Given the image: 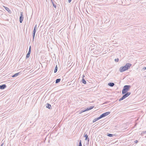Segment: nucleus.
I'll return each instance as SVG.
<instances>
[{"label":"nucleus","mask_w":146,"mask_h":146,"mask_svg":"<svg viewBox=\"0 0 146 146\" xmlns=\"http://www.w3.org/2000/svg\"><path fill=\"white\" fill-rule=\"evenodd\" d=\"M131 86L130 85H125L124 86L123 88L122 91V94H124L127 92H128L131 88Z\"/></svg>","instance_id":"1"},{"label":"nucleus","mask_w":146,"mask_h":146,"mask_svg":"<svg viewBox=\"0 0 146 146\" xmlns=\"http://www.w3.org/2000/svg\"><path fill=\"white\" fill-rule=\"evenodd\" d=\"M131 93L130 92H127L122 97L119 99V102H120L121 101L123 100L125 98L127 97H128L129 95H130Z\"/></svg>","instance_id":"2"},{"label":"nucleus","mask_w":146,"mask_h":146,"mask_svg":"<svg viewBox=\"0 0 146 146\" xmlns=\"http://www.w3.org/2000/svg\"><path fill=\"white\" fill-rule=\"evenodd\" d=\"M110 113V111L104 113L102 114H101L100 116V118H102L103 117H106V116L108 115Z\"/></svg>","instance_id":"3"},{"label":"nucleus","mask_w":146,"mask_h":146,"mask_svg":"<svg viewBox=\"0 0 146 146\" xmlns=\"http://www.w3.org/2000/svg\"><path fill=\"white\" fill-rule=\"evenodd\" d=\"M119 70L120 72H122L127 70V69L126 68L125 66H124L120 67L119 68Z\"/></svg>","instance_id":"4"},{"label":"nucleus","mask_w":146,"mask_h":146,"mask_svg":"<svg viewBox=\"0 0 146 146\" xmlns=\"http://www.w3.org/2000/svg\"><path fill=\"white\" fill-rule=\"evenodd\" d=\"M23 12H21L20 13V23H22L23 22Z\"/></svg>","instance_id":"5"},{"label":"nucleus","mask_w":146,"mask_h":146,"mask_svg":"<svg viewBox=\"0 0 146 146\" xmlns=\"http://www.w3.org/2000/svg\"><path fill=\"white\" fill-rule=\"evenodd\" d=\"M131 66V64L129 63H127L125 65L126 68L128 70L129 69Z\"/></svg>","instance_id":"6"},{"label":"nucleus","mask_w":146,"mask_h":146,"mask_svg":"<svg viewBox=\"0 0 146 146\" xmlns=\"http://www.w3.org/2000/svg\"><path fill=\"white\" fill-rule=\"evenodd\" d=\"M6 84H4L0 86V89H4L6 87Z\"/></svg>","instance_id":"7"},{"label":"nucleus","mask_w":146,"mask_h":146,"mask_svg":"<svg viewBox=\"0 0 146 146\" xmlns=\"http://www.w3.org/2000/svg\"><path fill=\"white\" fill-rule=\"evenodd\" d=\"M46 108H48L49 109H51L52 107L50 104L47 103L46 104Z\"/></svg>","instance_id":"8"},{"label":"nucleus","mask_w":146,"mask_h":146,"mask_svg":"<svg viewBox=\"0 0 146 146\" xmlns=\"http://www.w3.org/2000/svg\"><path fill=\"white\" fill-rule=\"evenodd\" d=\"M84 137L85 138V140H88V141L89 142L90 139H89V138H88V135L87 134H86L85 135V134H84Z\"/></svg>","instance_id":"9"},{"label":"nucleus","mask_w":146,"mask_h":146,"mask_svg":"<svg viewBox=\"0 0 146 146\" xmlns=\"http://www.w3.org/2000/svg\"><path fill=\"white\" fill-rule=\"evenodd\" d=\"M85 77V76L84 75H83V78L82 80V82L84 84H86V80L84 78V77Z\"/></svg>","instance_id":"10"},{"label":"nucleus","mask_w":146,"mask_h":146,"mask_svg":"<svg viewBox=\"0 0 146 146\" xmlns=\"http://www.w3.org/2000/svg\"><path fill=\"white\" fill-rule=\"evenodd\" d=\"M100 117L99 116V117L96 118L94 119L93 121V123H94L96 121H97V120H99V119H100Z\"/></svg>","instance_id":"11"},{"label":"nucleus","mask_w":146,"mask_h":146,"mask_svg":"<svg viewBox=\"0 0 146 146\" xmlns=\"http://www.w3.org/2000/svg\"><path fill=\"white\" fill-rule=\"evenodd\" d=\"M20 74V72H18L17 73H16L15 74H14L12 76V77L13 78L15 77H16L19 75V74Z\"/></svg>","instance_id":"12"},{"label":"nucleus","mask_w":146,"mask_h":146,"mask_svg":"<svg viewBox=\"0 0 146 146\" xmlns=\"http://www.w3.org/2000/svg\"><path fill=\"white\" fill-rule=\"evenodd\" d=\"M114 84L113 82H109L108 84V85L111 87H113L114 85Z\"/></svg>","instance_id":"13"},{"label":"nucleus","mask_w":146,"mask_h":146,"mask_svg":"<svg viewBox=\"0 0 146 146\" xmlns=\"http://www.w3.org/2000/svg\"><path fill=\"white\" fill-rule=\"evenodd\" d=\"M3 7L9 13L10 12H11L10 10L8 7L4 6H3Z\"/></svg>","instance_id":"14"},{"label":"nucleus","mask_w":146,"mask_h":146,"mask_svg":"<svg viewBox=\"0 0 146 146\" xmlns=\"http://www.w3.org/2000/svg\"><path fill=\"white\" fill-rule=\"evenodd\" d=\"M37 29V25H36L34 27L33 33H36Z\"/></svg>","instance_id":"15"},{"label":"nucleus","mask_w":146,"mask_h":146,"mask_svg":"<svg viewBox=\"0 0 146 146\" xmlns=\"http://www.w3.org/2000/svg\"><path fill=\"white\" fill-rule=\"evenodd\" d=\"M61 79L60 78L57 79L56 80L55 83L56 84L60 82Z\"/></svg>","instance_id":"16"},{"label":"nucleus","mask_w":146,"mask_h":146,"mask_svg":"<svg viewBox=\"0 0 146 146\" xmlns=\"http://www.w3.org/2000/svg\"><path fill=\"white\" fill-rule=\"evenodd\" d=\"M57 70H58V67L57 66V65H56V67H55L54 71V73H56L57 72Z\"/></svg>","instance_id":"17"},{"label":"nucleus","mask_w":146,"mask_h":146,"mask_svg":"<svg viewBox=\"0 0 146 146\" xmlns=\"http://www.w3.org/2000/svg\"><path fill=\"white\" fill-rule=\"evenodd\" d=\"M30 53H29V52H28L27 54L26 55V59H27V58H29L30 55Z\"/></svg>","instance_id":"18"},{"label":"nucleus","mask_w":146,"mask_h":146,"mask_svg":"<svg viewBox=\"0 0 146 146\" xmlns=\"http://www.w3.org/2000/svg\"><path fill=\"white\" fill-rule=\"evenodd\" d=\"M114 135L113 134L108 133V134L107 135L109 137H113V136Z\"/></svg>","instance_id":"19"},{"label":"nucleus","mask_w":146,"mask_h":146,"mask_svg":"<svg viewBox=\"0 0 146 146\" xmlns=\"http://www.w3.org/2000/svg\"><path fill=\"white\" fill-rule=\"evenodd\" d=\"M35 33H33V41H34Z\"/></svg>","instance_id":"20"},{"label":"nucleus","mask_w":146,"mask_h":146,"mask_svg":"<svg viewBox=\"0 0 146 146\" xmlns=\"http://www.w3.org/2000/svg\"><path fill=\"white\" fill-rule=\"evenodd\" d=\"M78 146H82L81 143V140H80L79 141V143Z\"/></svg>","instance_id":"21"},{"label":"nucleus","mask_w":146,"mask_h":146,"mask_svg":"<svg viewBox=\"0 0 146 146\" xmlns=\"http://www.w3.org/2000/svg\"><path fill=\"white\" fill-rule=\"evenodd\" d=\"M94 106H91L90 107H88V109L89 110H90L94 108Z\"/></svg>","instance_id":"22"},{"label":"nucleus","mask_w":146,"mask_h":146,"mask_svg":"<svg viewBox=\"0 0 146 146\" xmlns=\"http://www.w3.org/2000/svg\"><path fill=\"white\" fill-rule=\"evenodd\" d=\"M31 46H30L29 47V50L28 52H29V53H31Z\"/></svg>","instance_id":"23"},{"label":"nucleus","mask_w":146,"mask_h":146,"mask_svg":"<svg viewBox=\"0 0 146 146\" xmlns=\"http://www.w3.org/2000/svg\"><path fill=\"white\" fill-rule=\"evenodd\" d=\"M88 110H89L88 109V108H86V109H85V110H83L82 111V112H84L85 111H88Z\"/></svg>","instance_id":"24"},{"label":"nucleus","mask_w":146,"mask_h":146,"mask_svg":"<svg viewBox=\"0 0 146 146\" xmlns=\"http://www.w3.org/2000/svg\"><path fill=\"white\" fill-rule=\"evenodd\" d=\"M88 110H89L88 109V108H86V109H85V110H83L82 111V112H84L85 111H88Z\"/></svg>","instance_id":"25"},{"label":"nucleus","mask_w":146,"mask_h":146,"mask_svg":"<svg viewBox=\"0 0 146 146\" xmlns=\"http://www.w3.org/2000/svg\"><path fill=\"white\" fill-rule=\"evenodd\" d=\"M52 3L53 7L56 8V4H55L54 3H53V2H52Z\"/></svg>","instance_id":"26"},{"label":"nucleus","mask_w":146,"mask_h":146,"mask_svg":"<svg viewBox=\"0 0 146 146\" xmlns=\"http://www.w3.org/2000/svg\"><path fill=\"white\" fill-rule=\"evenodd\" d=\"M4 145V142L3 141V140H2L1 142V145L0 146H3Z\"/></svg>","instance_id":"27"},{"label":"nucleus","mask_w":146,"mask_h":146,"mask_svg":"<svg viewBox=\"0 0 146 146\" xmlns=\"http://www.w3.org/2000/svg\"><path fill=\"white\" fill-rule=\"evenodd\" d=\"M115 62H118V61H119V59L118 58H117V59H115Z\"/></svg>","instance_id":"28"},{"label":"nucleus","mask_w":146,"mask_h":146,"mask_svg":"<svg viewBox=\"0 0 146 146\" xmlns=\"http://www.w3.org/2000/svg\"><path fill=\"white\" fill-rule=\"evenodd\" d=\"M138 141L137 140H136L135 141H134V142L135 143H137L138 142Z\"/></svg>","instance_id":"29"},{"label":"nucleus","mask_w":146,"mask_h":146,"mask_svg":"<svg viewBox=\"0 0 146 146\" xmlns=\"http://www.w3.org/2000/svg\"><path fill=\"white\" fill-rule=\"evenodd\" d=\"M71 1L72 0H68V2L70 3L71 2Z\"/></svg>","instance_id":"30"},{"label":"nucleus","mask_w":146,"mask_h":146,"mask_svg":"<svg viewBox=\"0 0 146 146\" xmlns=\"http://www.w3.org/2000/svg\"><path fill=\"white\" fill-rule=\"evenodd\" d=\"M143 69H144V70H145L146 69V67L145 68H143Z\"/></svg>","instance_id":"31"},{"label":"nucleus","mask_w":146,"mask_h":146,"mask_svg":"<svg viewBox=\"0 0 146 146\" xmlns=\"http://www.w3.org/2000/svg\"><path fill=\"white\" fill-rule=\"evenodd\" d=\"M144 133H146V131H145L143 132Z\"/></svg>","instance_id":"32"}]
</instances>
